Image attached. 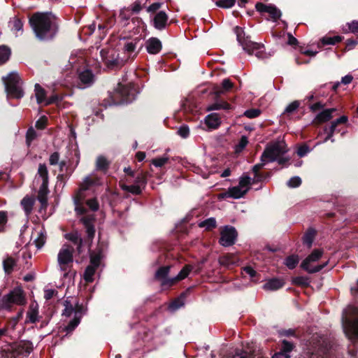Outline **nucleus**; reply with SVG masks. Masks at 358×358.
I'll use <instances>...</instances> for the list:
<instances>
[{
	"label": "nucleus",
	"mask_w": 358,
	"mask_h": 358,
	"mask_svg": "<svg viewBox=\"0 0 358 358\" xmlns=\"http://www.w3.org/2000/svg\"><path fill=\"white\" fill-rule=\"evenodd\" d=\"M309 152V148L307 145H302L297 150V154L299 157H303Z\"/></svg>",
	"instance_id": "57"
},
{
	"label": "nucleus",
	"mask_w": 358,
	"mask_h": 358,
	"mask_svg": "<svg viewBox=\"0 0 358 358\" xmlns=\"http://www.w3.org/2000/svg\"><path fill=\"white\" fill-rule=\"evenodd\" d=\"M236 2V0H220L216 3L217 6L224 8H229L232 7Z\"/></svg>",
	"instance_id": "45"
},
{
	"label": "nucleus",
	"mask_w": 358,
	"mask_h": 358,
	"mask_svg": "<svg viewBox=\"0 0 358 358\" xmlns=\"http://www.w3.org/2000/svg\"><path fill=\"white\" fill-rule=\"evenodd\" d=\"M169 161V158L167 157H163L159 158H156L152 159V164L156 167H162L164 164H166Z\"/></svg>",
	"instance_id": "44"
},
{
	"label": "nucleus",
	"mask_w": 358,
	"mask_h": 358,
	"mask_svg": "<svg viewBox=\"0 0 358 358\" xmlns=\"http://www.w3.org/2000/svg\"><path fill=\"white\" fill-rule=\"evenodd\" d=\"M38 305L34 303H31L29 306V310L27 312V321L31 323H35L38 320Z\"/></svg>",
	"instance_id": "26"
},
{
	"label": "nucleus",
	"mask_w": 358,
	"mask_h": 358,
	"mask_svg": "<svg viewBox=\"0 0 358 358\" xmlns=\"http://www.w3.org/2000/svg\"><path fill=\"white\" fill-rule=\"evenodd\" d=\"M48 119L45 116L40 117L36 122V127L38 129H43L45 127Z\"/></svg>",
	"instance_id": "54"
},
{
	"label": "nucleus",
	"mask_w": 358,
	"mask_h": 358,
	"mask_svg": "<svg viewBox=\"0 0 358 358\" xmlns=\"http://www.w3.org/2000/svg\"><path fill=\"white\" fill-rule=\"evenodd\" d=\"M335 110V108H329L323 110L316 115L313 122L316 124H321L330 120L332 118V113Z\"/></svg>",
	"instance_id": "20"
},
{
	"label": "nucleus",
	"mask_w": 358,
	"mask_h": 358,
	"mask_svg": "<svg viewBox=\"0 0 358 358\" xmlns=\"http://www.w3.org/2000/svg\"><path fill=\"white\" fill-rule=\"evenodd\" d=\"M48 184H41L38 193V200L41 203V208H45L48 204Z\"/></svg>",
	"instance_id": "22"
},
{
	"label": "nucleus",
	"mask_w": 358,
	"mask_h": 358,
	"mask_svg": "<svg viewBox=\"0 0 358 358\" xmlns=\"http://www.w3.org/2000/svg\"><path fill=\"white\" fill-rule=\"evenodd\" d=\"M248 143V141L246 136H242L238 144L236 147V152H238L243 150Z\"/></svg>",
	"instance_id": "49"
},
{
	"label": "nucleus",
	"mask_w": 358,
	"mask_h": 358,
	"mask_svg": "<svg viewBox=\"0 0 358 358\" xmlns=\"http://www.w3.org/2000/svg\"><path fill=\"white\" fill-rule=\"evenodd\" d=\"M169 270L170 266H162L159 268L155 273V278L161 282L162 286L171 287L173 285L172 278H169L167 277Z\"/></svg>",
	"instance_id": "14"
},
{
	"label": "nucleus",
	"mask_w": 358,
	"mask_h": 358,
	"mask_svg": "<svg viewBox=\"0 0 358 358\" xmlns=\"http://www.w3.org/2000/svg\"><path fill=\"white\" fill-rule=\"evenodd\" d=\"M349 29L352 33H357L358 32V22L354 21L349 24Z\"/></svg>",
	"instance_id": "64"
},
{
	"label": "nucleus",
	"mask_w": 358,
	"mask_h": 358,
	"mask_svg": "<svg viewBox=\"0 0 358 358\" xmlns=\"http://www.w3.org/2000/svg\"><path fill=\"white\" fill-rule=\"evenodd\" d=\"M122 189L131 192L134 194H139L141 192V187L137 185H122Z\"/></svg>",
	"instance_id": "40"
},
{
	"label": "nucleus",
	"mask_w": 358,
	"mask_h": 358,
	"mask_svg": "<svg viewBox=\"0 0 358 358\" xmlns=\"http://www.w3.org/2000/svg\"><path fill=\"white\" fill-rule=\"evenodd\" d=\"M255 8L259 13H268L273 21L277 20L281 16L280 10L271 5H265L262 3H257L255 6Z\"/></svg>",
	"instance_id": "13"
},
{
	"label": "nucleus",
	"mask_w": 358,
	"mask_h": 358,
	"mask_svg": "<svg viewBox=\"0 0 358 358\" xmlns=\"http://www.w3.org/2000/svg\"><path fill=\"white\" fill-rule=\"evenodd\" d=\"M10 55V50L5 45L0 46V64L8 60Z\"/></svg>",
	"instance_id": "33"
},
{
	"label": "nucleus",
	"mask_w": 358,
	"mask_h": 358,
	"mask_svg": "<svg viewBox=\"0 0 358 358\" xmlns=\"http://www.w3.org/2000/svg\"><path fill=\"white\" fill-rule=\"evenodd\" d=\"M190 270L191 267L189 266H185L176 277L172 278V280H173V285L177 282L185 278L189 274Z\"/></svg>",
	"instance_id": "34"
},
{
	"label": "nucleus",
	"mask_w": 358,
	"mask_h": 358,
	"mask_svg": "<svg viewBox=\"0 0 358 358\" xmlns=\"http://www.w3.org/2000/svg\"><path fill=\"white\" fill-rule=\"evenodd\" d=\"M299 257L297 255H291L285 260V264L289 268L293 269L299 263Z\"/></svg>",
	"instance_id": "37"
},
{
	"label": "nucleus",
	"mask_w": 358,
	"mask_h": 358,
	"mask_svg": "<svg viewBox=\"0 0 358 358\" xmlns=\"http://www.w3.org/2000/svg\"><path fill=\"white\" fill-rule=\"evenodd\" d=\"M4 84L8 98L20 99L23 96L24 92L22 89V82L19 75L12 72L4 78Z\"/></svg>",
	"instance_id": "6"
},
{
	"label": "nucleus",
	"mask_w": 358,
	"mask_h": 358,
	"mask_svg": "<svg viewBox=\"0 0 358 358\" xmlns=\"http://www.w3.org/2000/svg\"><path fill=\"white\" fill-rule=\"evenodd\" d=\"M16 265V259L13 257L8 256L3 261V267L6 273L9 274L13 271Z\"/></svg>",
	"instance_id": "28"
},
{
	"label": "nucleus",
	"mask_w": 358,
	"mask_h": 358,
	"mask_svg": "<svg viewBox=\"0 0 358 358\" xmlns=\"http://www.w3.org/2000/svg\"><path fill=\"white\" fill-rule=\"evenodd\" d=\"M66 238L77 245L78 249L81 247L82 238L78 233L68 234L66 235Z\"/></svg>",
	"instance_id": "38"
},
{
	"label": "nucleus",
	"mask_w": 358,
	"mask_h": 358,
	"mask_svg": "<svg viewBox=\"0 0 358 358\" xmlns=\"http://www.w3.org/2000/svg\"><path fill=\"white\" fill-rule=\"evenodd\" d=\"M101 185H102L101 179L94 174H91L84 178L74 199L76 206V210L78 213H83L84 212L83 208L78 206L82 203L85 196V192L92 186H98Z\"/></svg>",
	"instance_id": "5"
},
{
	"label": "nucleus",
	"mask_w": 358,
	"mask_h": 358,
	"mask_svg": "<svg viewBox=\"0 0 358 358\" xmlns=\"http://www.w3.org/2000/svg\"><path fill=\"white\" fill-rule=\"evenodd\" d=\"M45 241L46 235L45 232H43L42 230L37 232V237L34 239V243L37 248H41L44 245Z\"/></svg>",
	"instance_id": "35"
},
{
	"label": "nucleus",
	"mask_w": 358,
	"mask_h": 358,
	"mask_svg": "<svg viewBox=\"0 0 358 358\" xmlns=\"http://www.w3.org/2000/svg\"><path fill=\"white\" fill-rule=\"evenodd\" d=\"M101 256L99 254H91L90 255V265L97 268L100 264Z\"/></svg>",
	"instance_id": "47"
},
{
	"label": "nucleus",
	"mask_w": 358,
	"mask_h": 358,
	"mask_svg": "<svg viewBox=\"0 0 358 358\" xmlns=\"http://www.w3.org/2000/svg\"><path fill=\"white\" fill-rule=\"evenodd\" d=\"M261 113L259 109H250L245 111L244 115L249 118H255L258 117Z\"/></svg>",
	"instance_id": "51"
},
{
	"label": "nucleus",
	"mask_w": 358,
	"mask_h": 358,
	"mask_svg": "<svg viewBox=\"0 0 358 358\" xmlns=\"http://www.w3.org/2000/svg\"><path fill=\"white\" fill-rule=\"evenodd\" d=\"M266 164V163H263V162H262V163H260V164H256V165H255V166H253V168H252V171H253V172L255 173V178H257V179H256L257 180H259V176H258V174H257V173H258V171H259V170L263 167V166H264V164Z\"/></svg>",
	"instance_id": "61"
},
{
	"label": "nucleus",
	"mask_w": 358,
	"mask_h": 358,
	"mask_svg": "<svg viewBox=\"0 0 358 358\" xmlns=\"http://www.w3.org/2000/svg\"><path fill=\"white\" fill-rule=\"evenodd\" d=\"M178 134L182 138H187L189 134V129L187 126H182L178 130Z\"/></svg>",
	"instance_id": "55"
},
{
	"label": "nucleus",
	"mask_w": 358,
	"mask_h": 358,
	"mask_svg": "<svg viewBox=\"0 0 358 358\" xmlns=\"http://www.w3.org/2000/svg\"><path fill=\"white\" fill-rule=\"evenodd\" d=\"M293 344L290 342H288L287 341H282V352H284L285 354H287L289 352H290L292 349H293Z\"/></svg>",
	"instance_id": "53"
},
{
	"label": "nucleus",
	"mask_w": 358,
	"mask_h": 358,
	"mask_svg": "<svg viewBox=\"0 0 358 358\" xmlns=\"http://www.w3.org/2000/svg\"><path fill=\"white\" fill-rule=\"evenodd\" d=\"M8 222V213L6 211L0 210V232L5 230Z\"/></svg>",
	"instance_id": "42"
},
{
	"label": "nucleus",
	"mask_w": 358,
	"mask_h": 358,
	"mask_svg": "<svg viewBox=\"0 0 358 358\" xmlns=\"http://www.w3.org/2000/svg\"><path fill=\"white\" fill-rule=\"evenodd\" d=\"M285 282L283 280L278 278H273L269 280L263 286L265 290L275 291L281 288L284 285Z\"/></svg>",
	"instance_id": "23"
},
{
	"label": "nucleus",
	"mask_w": 358,
	"mask_h": 358,
	"mask_svg": "<svg viewBox=\"0 0 358 358\" xmlns=\"http://www.w3.org/2000/svg\"><path fill=\"white\" fill-rule=\"evenodd\" d=\"M323 254L321 250H315L301 263V267L308 273H316L322 270L327 264L316 265L315 263L320 259Z\"/></svg>",
	"instance_id": "10"
},
{
	"label": "nucleus",
	"mask_w": 358,
	"mask_h": 358,
	"mask_svg": "<svg viewBox=\"0 0 358 358\" xmlns=\"http://www.w3.org/2000/svg\"><path fill=\"white\" fill-rule=\"evenodd\" d=\"M29 23L40 39L52 38L57 31L56 19L50 13H35L30 17Z\"/></svg>",
	"instance_id": "1"
},
{
	"label": "nucleus",
	"mask_w": 358,
	"mask_h": 358,
	"mask_svg": "<svg viewBox=\"0 0 358 358\" xmlns=\"http://www.w3.org/2000/svg\"><path fill=\"white\" fill-rule=\"evenodd\" d=\"M36 136L37 134L33 128L29 129L26 135L27 144L30 145L31 141L36 138Z\"/></svg>",
	"instance_id": "52"
},
{
	"label": "nucleus",
	"mask_w": 358,
	"mask_h": 358,
	"mask_svg": "<svg viewBox=\"0 0 358 358\" xmlns=\"http://www.w3.org/2000/svg\"><path fill=\"white\" fill-rule=\"evenodd\" d=\"M59 159V155L57 152L52 153L49 159L50 164L51 165H55L58 163Z\"/></svg>",
	"instance_id": "59"
},
{
	"label": "nucleus",
	"mask_w": 358,
	"mask_h": 358,
	"mask_svg": "<svg viewBox=\"0 0 358 358\" xmlns=\"http://www.w3.org/2000/svg\"><path fill=\"white\" fill-rule=\"evenodd\" d=\"M96 268L94 266H88L84 273V279L87 282H91L94 280L93 276L95 273Z\"/></svg>",
	"instance_id": "36"
},
{
	"label": "nucleus",
	"mask_w": 358,
	"mask_h": 358,
	"mask_svg": "<svg viewBox=\"0 0 358 358\" xmlns=\"http://www.w3.org/2000/svg\"><path fill=\"white\" fill-rule=\"evenodd\" d=\"M183 304L184 303L182 299H177L169 305V309L172 311H174L182 307Z\"/></svg>",
	"instance_id": "50"
},
{
	"label": "nucleus",
	"mask_w": 358,
	"mask_h": 358,
	"mask_svg": "<svg viewBox=\"0 0 358 358\" xmlns=\"http://www.w3.org/2000/svg\"><path fill=\"white\" fill-rule=\"evenodd\" d=\"M109 161L103 156H99L96 160V169L106 172L109 167Z\"/></svg>",
	"instance_id": "29"
},
{
	"label": "nucleus",
	"mask_w": 358,
	"mask_h": 358,
	"mask_svg": "<svg viewBox=\"0 0 358 358\" xmlns=\"http://www.w3.org/2000/svg\"><path fill=\"white\" fill-rule=\"evenodd\" d=\"M220 243L223 246H230L235 243L237 236L236 229L232 227H225L220 233Z\"/></svg>",
	"instance_id": "12"
},
{
	"label": "nucleus",
	"mask_w": 358,
	"mask_h": 358,
	"mask_svg": "<svg viewBox=\"0 0 358 358\" xmlns=\"http://www.w3.org/2000/svg\"><path fill=\"white\" fill-rule=\"evenodd\" d=\"M87 204L90 209L94 211H96L99 209V203L96 199H90L87 201Z\"/></svg>",
	"instance_id": "56"
},
{
	"label": "nucleus",
	"mask_w": 358,
	"mask_h": 358,
	"mask_svg": "<svg viewBox=\"0 0 358 358\" xmlns=\"http://www.w3.org/2000/svg\"><path fill=\"white\" fill-rule=\"evenodd\" d=\"M34 203V199L31 197L26 196L22 200L21 205L27 215L32 210Z\"/></svg>",
	"instance_id": "31"
},
{
	"label": "nucleus",
	"mask_w": 358,
	"mask_h": 358,
	"mask_svg": "<svg viewBox=\"0 0 358 358\" xmlns=\"http://www.w3.org/2000/svg\"><path fill=\"white\" fill-rule=\"evenodd\" d=\"M301 184V180L298 176L291 178L288 182L287 185L289 187L294 188L299 187Z\"/></svg>",
	"instance_id": "46"
},
{
	"label": "nucleus",
	"mask_w": 358,
	"mask_h": 358,
	"mask_svg": "<svg viewBox=\"0 0 358 358\" xmlns=\"http://www.w3.org/2000/svg\"><path fill=\"white\" fill-rule=\"evenodd\" d=\"M243 273L248 275L251 278H253L255 275L256 272L252 267L246 266L243 268Z\"/></svg>",
	"instance_id": "62"
},
{
	"label": "nucleus",
	"mask_w": 358,
	"mask_h": 358,
	"mask_svg": "<svg viewBox=\"0 0 358 358\" xmlns=\"http://www.w3.org/2000/svg\"><path fill=\"white\" fill-rule=\"evenodd\" d=\"M204 122L208 129H216L221 124L220 116L215 113L209 114L205 117Z\"/></svg>",
	"instance_id": "16"
},
{
	"label": "nucleus",
	"mask_w": 358,
	"mask_h": 358,
	"mask_svg": "<svg viewBox=\"0 0 358 358\" xmlns=\"http://www.w3.org/2000/svg\"><path fill=\"white\" fill-rule=\"evenodd\" d=\"M338 349L336 346L330 345L321 350L322 355L320 358H336Z\"/></svg>",
	"instance_id": "27"
},
{
	"label": "nucleus",
	"mask_w": 358,
	"mask_h": 358,
	"mask_svg": "<svg viewBox=\"0 0 358 358\" xmlns=\"http://www.w3.org/2000/svg\"><path fill=\"white\" fill-rule=\"evenodd\" d=\"M81 221H82L83 224H84V226L85 227V228L93 227V224H92L93 219L91 217H84L81 219Z\"/></svg>",
	"instance_id": "60"
},
{
	"label": "nucleus",
	"mask_w": 358,
	"mask_h": 358,
	"mask_svg": "<svg viewBox=\"0 0 358 358\" xmlns=\"http://www.w3.org/2000/svg\"><path fill=\"white\" fill-rule=\"evenodd\" d=\"M73 248L69 245H64L59 250L57 256V262L59 269L66 271L69 264L73 262Z\"/></svg>",
	"instance_id": "11"
},
{
	"label": "nucleus",
	"mask_w": 358,
	"mask_h": 358,
	"mask_svg": "<svg viewBox=\"0 0 358 358\" xmlns=\"http://www.w3.org/2000/svg\"><path fill=\"white\" fill-rule=\"evenodd\" d=\"M341 41V37L338 36L333 37H324L322 39V43L324 45H334Z\"/></svg>",
	"instance_id": "41"
},
{
	"label": "nucleus",
	"mask_w": 358,
	"mask_h": 358,
	"mask_svg": "<svg viewBox=\"0 0 358 358\" xmlns=\"http://www.w3.org/2000/svg\"><path fill=\"white\" fill-rule=\"evenodd\" d=\"M251 185V179L250 177L245 176L240 178L238 186L229 188L228 190L220 194V198H233L240 199L243 197L249 190Z\"/></svg>",
	"instance_id": "8"
},
{
	"label": "nucleus",
	"mask_w": 358,
	"mask_h": 358,
	"mask_svg": "<svg viewBox=\"0 0 358 358\" xmlns=\"http://www.w3.org/2000/svg\"><path fill=\"white\" fill-rule=\"evenodd\" d=\"M66 308L64 310L63 315L66 316H71L73 312V309L71 306H69V303L66 302Z\"/></svg>",
	"instance_id": "63"
},
{
	"label": "nucleus",
	"mask_w": 358,
	"mask_h": 358,
	"mask_svg": "<svg viewBox=\"0 0 358 358\" xmlns=\"http://www.w3.org/2000/svg\"><path fill=\"white\" fill-rule=\"evenodd\" d=\"M147 51L150 54H157L162 50V43L157 38H149L145 43Z\"/></svg>",
	"instance_id": "17"
},
{
	"label": "nucleus",
	"mask_w": 358,
	"mask_h": 358,
	"mask_svg": "<svg viewBox=\"0 0 358 358\" xmlns=\"http://www.w3.org/2000/svg\"><path fill=\"white\" fill-rule=\"evenodd\" d=\"M168 15L164 11H160L155 15L153 19L154 27L162 30L164 29L167 24Z\"/></svg>",
	"instance_id": "18"
},
{
	"label": "nucleus",
	"mask_w": 358,
	"mask_h": 358,
	"mask_svg": "<svg viewBox=\"0 0 358 358\" xmlns=\"http://www.w3.org/2000/svg\"><path fill=\"white\" fill-rule=\"evenodd\" d=\"M9 27L16 36L22 34L23 24L17 17L11 18L9 21Z\"/></svg>",
	"instance_id": "25"
},
{
	"label": "nucleus",
	"mask_w": 358,
	"mask_h": 358,
	"mask_svg": "<svg viewBox=\"0 0 358 358\" xmlns=\"http://www.w3.org/2000/svg\"><path fill=\"white\" fill-rule=\"evenodd\" d=\"M199 227L210 230L216 227V220L214 217H210L199 223Z\"/></svg>",
	"instance_id": "32"
},
{
	"label": "nucleus",
	"mask_w": 358,
	"mask_h": 358,
	"mask_svg": "<svg viewBox=\"0 0 358 358\" xmlns=\"http://www.w3.org/2000/svg\"><path fill=\"white\" fill-rule=\"evenodd\" d=\"M234 85L229 79H224L222 83V87H215L214 93L217 96H220L221 94L228 92L233 87Z\"/></svg>",
	"instance_id": "24"
},
{
	"label": "nucleus",
	"mask_w": 358,
	"mask_h": 358,
	"mask_svg": "<svg viewBox=\"0 0 358 358\" xmlns=\"http://www.w3.org/2000/svg\"><path fill=\"white\" fill-rule=\"evenodd\" d=\"M236 33L237 35V39L243 46L244 50L248 54H255L258 58L264 57V47L262 44L252 42L248 39L241 38V34L243 33V30L241 28L236 27Z\"/></svg>",
	"instance_id": "9"
},
{
	"label": "nucleus",
	"mask_w": 358,
	"mask_h": 358,
	"mask_svg": "<svg viewBox=\"0 0 358 358\" xmlns=\"http://www.w3.org/2000/svg\"><path fill=\"white\" fill-rule=\"evenodd\" d=\"M45 92L41 87V86L38 84H36L35 85V95L37 100L38 103H43L45 105H48L53 103L56 99V96H52L50 99H48L45 97Z\"/></svg>",
	"instance_id": "15"
},
{
	"label": "nucleus",
	"mask_w": 358,
	"mask_h": 358,
	"mask_svg": "<svg viewBox=\"0 0 358 358\" xmlns=\"http://www.w3.org/2000/svg\"><path fill=\"white\" fill-rule=\"evenodd\" d=\"M287 151L285 142L278 140L267 145L261 156V162L268 163L277 161L280 165H284L289 161V158L283 155Z\"/></svg>",
	"instance_id": "3"
},
{
	"label": "nucleus",
	"mask_w": 358,
	"mask_h": 358,
	"mask_svg": "<svg viewBox=\"0 0 358 358\" xmlns=\"http://www.w3.org/2000/svg\"><path fill=\"white\" fill-rule=\"evenodd\" d=\"M38 176L42 180L41 184L48 185V171L47 167L43 164H40L38 169Z\"/></svg>",
	"instance_id": "30"
},
{
	"label": "nucleus",
	"mask_w": 358,
	"mask_h": 358,
	"mask_svg": "<svg viewBox=\"0 0 358 358\" xmlns=\"http://www.w3.org/2000/svg\"><path fill=\"white\" fill-rule=\"evenodd\" d=\"M348 121V117L345 115L341 117L340 118H338L337 120H336L335 121L332 122H331V127L329 128H324V131L325 133H327V136L325 137L324 141L326 142L327 140L330 139L335 130H336V127L339 124H345Z\"/></svg>",
	"instance_id": "19"
},
{
	"label": "nucleus",
	"mask_w": 358,
	"mask_h": 358,
	"mask_svg": "<svg viewBox=\"0 0 358 358\" xmlns=\"http://www.w3.org/2000/svg\"><path fill=\"white\" fill-rule=\"evenodd\" d=\"M136 41L127 42L124 46V51L128 55L127 58H119L116 51L113 49L101 50L100 52L102 59L106 65L109 68H116L122 66L124 62L129 58L134 59L136 56L134 53L136 48Z\"/></svg>",
	"instance_id": "2"
},
{
	"label": "nucleus",
	"mask_w": 358,
	"mask_h": 358,
	"mask_svg": "<svg viewBox=\"0 0 358 358\" xmlns=\"http://www.w3.org/2000/svg\"><path fill=\"white\" fill-rule=\"evenodd\" d=\"M315 231L313 229L308 230L304 235L303 241V243L307 245L308 247H310L315 237Z\"/></svg>",
	"instance_id": "39"
},
{
	"label": "nucleus",
	"mask_w": 358,
	"mask_h": 358,
	"mask_svg": "<svg viewBox=\"0 0 358 358\" xmlns=\"http://www.w3.org/2000/svg\"><path fill=\"white\" fill-rule=\"evenodd\" d=\"M79 80L85 87L90 86L94 81V76L89 69H85L79 73Z\"/></svg>",
	"instance_id": "21"
},
{
	"label": "nucleus",
	"mask_w": 358,
	"mask_h": 358,
	"mask_svg": "<svg viewBox=\"0 0 358 358\" xmlns=\"http://www.w3.org/2000/svg\"><path fill=\"white\" fill-rule=\"evenodd\" d=\"M25 294L23 290L17 287L3 296L0 301V308L10 310L13 305L23 306L26 303Z\"/></svg>",
	"instance_id": "7"
},
{
	"label": "nucleus",
	"mask_w": 358,
	"mask_h": 358,
	"mask_svg": "<svg viewBox=\"0 0 358 358\" xmlns=\"http://www.w3.org/2000/svg\"><path fill=\"white\" fill-rule=\"evenodd\" d=\"M78 313L75 312L74 318L69 322L66 327V331L70 332L72 331L80 323V318L76 316Z\"/></svg>",
	"instance_id": "43"
},
{
	"label": "nucleus",
	"mask_w": 358,
	"mask_h": 358,
	"mask_svg": "<svg viewBox=\"0 0 358 358\" xmlns=\"http://www.w3.org/2000/svg\"><path fill=\"white\" fill-rule=\"evenodd\" d=\"M343 327L347 337L358 343V306H349L343 312Z\"/></svg>",
	"instance_id": "4"
},
{
	"label": "nucleus",
	"mask_w": 358,
	"mask_h": 358,
	"mask_svg": "<svg viewBox=\"0 0 358 358\" xmlns=\"http://www.w3.org/2000/svg\"><path fill=\"white\" fill-rule=\"evenodd\" d=\"M324 106L325 105L323 104L322 102H317L314 104L310 105L309 108L312 112H315L317 110L324 108Z\"/></svg>",
	"instance_id": "58"
},
{
	"label": "nucleus",
	"mask_w": 358,
	"mask_h": 358,
	"mask_svg": "<svg viewBox=\"0 0 358 358\" xmlns=\"http://www.w3.org/2000/svg\"><path fill=\"white\" fill-rule=\"evenodd\" d=\"M299 102L298 101H294L289 103L286 108L285 109V113H292L295 111L299 107Z\"/></svg>",
	"instance_id": "48"
}]
</instances>
